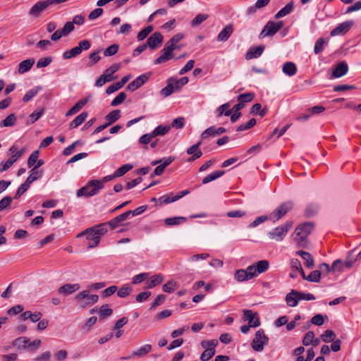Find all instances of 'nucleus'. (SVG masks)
Segmentation results:
<instances>
[{
    "label": "nucleus",
    "mask_w": 361,
    "mask_h": 361,
    "mask_svg": "<svg viewBox=\"0 0 361 361\" xmlns=\"http://www.w3.org/2000/svg\"><path fill=\"white\" fill-rule=\"evenodd\" d=\"M126 98L125 92H120L111 102V106H116L121 104Z\"/></svg>",
    "instance_id": "obj_59"
},
{
    "label": "nucleus",
    "mask_w": 361,
    "mask_h": 361,
    "mask_svg": "<svg viewBox=\"0 0 361 361\" xmlns=\"http://www.w3.org/2000/svg\"><path fill=\"white\" fill-rule=\"evenodd\" d=\"M111 314L112 310L109 308L108 305H102L99 310V317L102 318L110 316Z\"/></svg>",
    "instance_id": "obj_62"
},
{
    "label": "nucleus",
    "mask_w": 361,
    "mask_h": 361,
    "mask_svg": "<svg viewBox=\"0 0 361 361\" xmlns=\"http://www.w3.org/2000/svg\"><path fill=\"white\" fill-rule=\"evenodd\" d=\"M294 7L293 2L288 3L283 8H282L281 10H279L277 13L275 15L276 18H283L293 11Z\"/></svg>",
    "instance_id": "obj_32"
},
{
    "label": "nucleus",
    "mask_w": 361,
    "mask_h": 361,
    "mask_svg": "<svg viewBox=\"0 0 361 361\" xmlns=\"http://www.w3.org/2000/svg\"><path fill=\"white\" fill-rule=\"evenodd\" d=\"M186 218L183 216H178V217H171V218H166L164 220L165 224L167 226H175V225H179L182 223L185 222Z\"/></svg>",
    "instance_id": "obj_43"
},
{
    "label": "nucleus",
    "mask_w": 361,
    "mask_h": 361,
    "mask_svg": "<svg viewBox=\"0 0 361 361\" xmlns=\"http://www.w3.org/2000/svg\"><path fill=\"white\" fill-rule=\"evenodd\" d=\"M133 169V165L126 164L119 167L116 171L115 174L117 177H121L126 173L128 171Z\"/></svg>",
    "instance_id": "obj_54"
},
{
    "label": "nucleus",
    "mask_w": 361,
    "mask_h": 361,
    "mask_svg": "<svg viewBox=\"0 0 361 361\" xmlns=\"http://www.w3.org/2000/svg\"><path fill=\"white\" fill-rule=\"evenodd\" d=\"M164 280V277L161 274H157L151 277L147 282V288H152L160 284Z\"/></svg>",
    "instance_id": "obj_33"
},
{
    "label": "nucleus",
    "mask_w": 361,
    "mask_h": 361,
    "mask_svg": "<svg viewBox=\"0 0 361 361\" xmlns=\"http://www.w3.org/2000/svg\"><path fill=\"white\" fill-rule=\"evenodd\" d=\"M230 106L231 104L228 102L221 105L216 110L217 116L220 117L223 114H224L226 116L231 115L232 110L229 109Z\"/></svg>",
    "instance_id": "obj_41"
},
{
    "label": "nucleus",
    "mask_w": 361,
    "mask_h": 361,
    "mask_svg": "<svg viewBox=\"0 0 361 361\" xmlns=\"http://www.w3.org/2000/svg\"><path fill=\"white\" fill-rule=\"evenodd\" d=\"M149 79V75L147 74H142L138 77H137L134 80L130 82L128 86L127 89L130 91H135L142 85H143Z\"/></svg>",
    "instance_id": "obj_15"
},
{
    "label": "nucleus",
    "mask_w": 361,
    "mask_h": 361,
    "mask_svg": "<svg viewBox=\"0 0 361 361\" xmlns=\"http://www.w3.org/2000/svg\"><path fill=\"white\" fill-rule=\"evenodd\" d=\"M164 37L159 32H154L147 40L146 44L151 49H157L163 42Z\"/></svg>",
    "instance_id": "obj_11"
},
{
    "label": "nucleus",
    "mask_w": 361,
    "mask_h": 361,
    "mask_svg": "<svg viewBox=\"0 0 361 361\" xmlns=\"http://www.w3.org/2000/svg\"><path fill=\"white\" fill-rule=\"evenodd\" d=\"M152 350V345L150 344H145L141 346L139 349L133 352V355L136 357H142Z\"/></svg>",
    "instance_id": "obj_40"
},
{
    "label": "nucleus",
    "mask_w": 361,
    "mask_h": 361,
    "mask_svg": "<svg viewBox=\"0 0 361 361\" xmlns=\"http://www.w3.org/2000/svg\"><path fill=\"white\" fill-rule=\"evenodd\" d=\"M184 125H185L184 118L178 117V118H175L172 121L171 125L170 126H171V128L172 127V128H174L176 129H180V128H183Z\"/></svg>",
    "instance_id": "obj_64"
},
{
    "label": "nucleus",
    "mask_w": 361,
    "mask_h": 361,
    "mask_svg": "<svg viewBox=\"0 0 361 361\" xmlns=\"http://www.w3.org/2000/svg\"><path fill=\"white\" fill-rule=\"evenodd\" d=\"M264 49V46L251 47L246 54V59H252L260 56Z\"/></svg>",
    "instance_id": "obj_23"
},
{
    "label": "nucleus",
    "mask_w": 361,
    "mask_h": 361,
    "mask_svg": "<svg viewBox=\"0 0 361 361\" xmlns=\"http://www.w3.org/2000/svg\"><path fill=\"white\" fill-rule=\"evenodd\" d=\"M52 61L51 56L40 58L37 62V68H44L48 66Z\"/></svg>",
    "instance_id": "obj_58"
},
{
    "label": "nucleus",
    "mask_w": 361,
    "mask_h": 361,
    "mask_svg": "<svg viewBox=\"0 0 361 361\" xmlns=\"http://www.w3.org/2000/svg\"><path fill=\"white\" fill-rule=\"evenodd\" d=\"M89 290H85L80 292L75 296V300L80 303V307H85L96 303L99 300V296L96 294H90Z\"/></svg>",
    "instance_id": "obj_5"
},
{
    "label": "nucleus",
    "mask_w": 361,
    "mask_h": 361,
    "mask_svg": "<svg viewBox=\"0 0 361 361\" xmlns=\"http://www.w3.org/2000/svg\"><path fill=\"white\" fill-rule=\"evenodd\" d=\"M348 71V64L345 61L337 64L332 72V77L334 78H341L345 75Z\"/></svg>",
    "instance_id": "obj_19"
},
{
    "label": "nucleus",
    "mask_w": 361,
    "mask_h": 361,
    "mask_svg": "<svg viewBox=\"0 0 361 361\" xmlns=\"http://www.w3.org/2000/svg\"><path fill=\"white\" fill-rule=\"evenodd\" d=\"M120 68V65L118 63H114L111 65L109 68L106 69L102 74L106 79H110V82L114 80L116 78L113 76L114 73H115Z\"/></svg>",
    "instance_id": "obj_30"
},
{
    "label": "nucleus",
    "mask_w": 361,
    "mask_h": 361,
    "mask_svg": "<svg viewBox=\"0 0 361 361\" xmlns=\"http://www.w3.org/2000/svg\"><path fill=\"white\" fill-rule=\"evenodd\" d=\"M34 63L35 59L33 58H30L23 61L18 65V73L19 74H23L27 72L31 69Z\"/></svg>",
    "instance_id": "obj_21"
},
{
    "label": "nucleus",
    "mask_w": 361,
    "mask_h": 361,
    "mask_svg": "<svg viewBox=\"0 0 361 361\" xmlns=\"http://www.w3.org/2000/svg\"><path fill=\"white\" fill-rule=\"evenodd\" d=\"M234 279L238 282H244L250 280V279L246 274V271L243 269H238L234 274Z\"/></svg>",
    "instance_id": "obj_45"
},
{
    "label": "nucleus",
    "mask_w": 361,
    "mask_h": 361,
    "mask_svg": "<svg viewBox=\"0 0 361 361\" xmlns=\"http://www.w3.org/2000/svg\"><path fill=\"white\" fill-rule=\"evenodd\" d=\"M209 18L208 14L205 13H199L195 18L191 21L192 27H197L200 25L202 22L206 20Z\"/></svg>",
    "instance_id": "obj_47"
},
{
    "label": "nucleus",
    "mask_w": 361,
    "mask_h": 361,
    "mask_svg": "<svg viewBox=\"0 0 361 361\" xmlns=\"http://www.w3.org/2000/svg\"><path fill=\"white\" fill-rule=\"evenodd\" d=\"M102 189V183L98 182V180H91L86 185L81 188L77 191V197H90L95 195Z\"/></svg>",
    "instance_id": "obj_3"
},
{
    "label": "nucleus",
    "mask_w": 361,
    "mask_h": 361,
    "mask_svg": "<svg viewBox=\"0 0 361 361\" xmlns=\"http://www.w3.org/2000/svg\"><path fill=\"white\" fill-rule=\"evenodd\" d=\"M254 97L255 94L250 92L241 94L238 96V100L244 104L246 102H251L254 99Z\"/></svg>",
    "instance_id": "obj_57"
},
{
    "label": "nucleus",
    "mask_w": 361,
    "mask_h": 361,
    "mask_svg": "<svg viewBox=\"0 0 361 361\" xmlns=\"http://www.w3.org/2000/svg\"><path fill=\"white\" fill-rule=\"evenodd\" d=\"M269 1L270 0H257L254 6L247 8V14H254L257 9H261L267 6Z\"/></svg>",
    "instance_id": "obj_28"
},
{
    "label": "nucleus",
    "mask_w": 361,
    "mask_h": 361,
    "mask_svg": "<svg viewBox=\"0 0 361 361\" xmlns=\"http://www.w3.org/2000/svg\"><path fill=\"white\" fill-rule=\"evenodd\" d=\"M119 49V46L117 44H114L109 46L107 49L104 51V55L105 56H111L116 54Z\"/></svg>",
    "instance_id": "obj_60"
},
{
    "label": "nucleus",
    "mask_w": 361,
    "mask_h": 361,
    "mask_svg": "<svg viewBox=\"0 0 361 361\" xmlns=\"http://www.w3.org/2000/svg\"><path fill=\"white\" fill-rule=\"evenodd\" d=\"M314 336V333L312 331H308L303 338L302 344L306 346L310 345L312 343H313Z\"/></svg>",
    "instance_id": "obj_63"
},
{
    "label": "nucleus",
    "mask_w": 361,
    "mask_h": 361,
    "mask_svg": "<svg viewBox=\"0 0 361 361\" xmlns=\"http://www.w3.org/2000/svg\"><path fill=\"white\" fill-rule=\"evenodd\" d=\"M244 319L248 322V324L252 328H256L260 325L259 319L257 312H253L250 310H244Z\"/></svg>",
    "instance_id": "obj_13"
},
{
    "label": "nucleus",
    "mask_w": 361,
    "mask_h": 361,
    "mask_svg": "<svg viewBox=\"0 0 361 361\" xmlns=\"http://www.w3.org/2000/svg\"><path fill=\"white\" fill-rule=\"evenodd\" d=\"M293 207L292 202H286L281 204L279 207L274 209L269 214V220L274 223L278 221L283 218Z\"/></svg>",
    "instance_id": "obj_6"
},
{
    "label": "nucleus",
    "mask_w": 361,
    "mask_h": 361,
    "mask_svg": "<svg viewBox=\"0 0 361 361\" xmlns=\"http://www.w3.org/2000/svg\"><path fill=\"white\" fill-rule=\"evenodd\" d=\"M292 227L293 222L286 221L284 224L277 226L268 232L267 235L271 240L277 242L282 241Z\"/></svg>",
    "instance_id": "obj_4"
},
{
    "label": "nucleus",
    "mask_w": 361,
    "mask_h": 361,
    "mask_svg": "<svg viewBox=\"0 0 361 361\" xmlns=\"http://www.w3.org/2000/svg\"><path fill=\"white\" fill-rule=\"evenodd\" d=\"M269 338L265 335L263 329H259L256 331L255 338L251 342L252 348L257 352H261L264 349V345L268 342Z\"/></svg>",
    "instance_id": "obj_8"
},
{
    "label": "nucleus",
    "mask_w": 361,
    "mask_h": 361,
    "mask_svg": "<svg viewBox=\"0 0 361 361\" xmlns=\"http://www.w3.org/2000/svg\"><path fill=\"white\" fill-rule=\"evenodd\" d=\"M353 20H347L339 24L336 27L333 29L331 32V36L341 35L345 34L350 27L353 25Z\"/></svg>",
    "instance_id": "obj_14"
},
{
    "label": "nucleus",
    "mask_w": 361,
    "mask_h": 361,
    "mask_svg": "<svg viewBox=\"0 0 361 361\" xmlns=\"http://www.w3.org/2000/svg\"><path fill=\"white\" fill-rule=\"evenodd\" d=\"M189 81L188 77H183L180 79H173V84L176 91L179 90L183 86L186 85Z\"/></svg>",
    "instance_id": "obj_51"
},
{
    "label": "nucleus",
    "mask_w": 361,
    "mask_h": 361,
    "mask_svg": "<svg viewBox=\"0 0 361 361\" xmlns=\"http://www.w3.org/2000/svg\"><path fill=\"white\" fill-rule=\"evenodd\" d=\"M224 173H225V171L223 170L216 171L206 176L202 179V183L207 184L212 180H214L217 179L218 178L222 176L224 174Z\"/></svg>",
    "instance_id": "obj_36"
},
{
    "label": "nucleus",
    "mask_w": 361,
    "mask_h": 361,
    "mask_svg": "<svg viewBox=\"0 0 361 361\" xmlns=\"http://www.w3.org/2000/svg\"><path fill=\"white\" fill-rule=\"evenodd\" d=\"M153 29V26L151 25L142 29L137 34V40L142 41L143 39H145L148 36V35L152 32Z\"/></svg>",
    "instance_id": "obj_48"
},
{
    "label": "nucleus",
    "mask_w": 361,
    "mask_h": 361,
    "mask_svg": "<svg viewBox=\"0 0 361 361\" xmlns=\"http://www.w3.org/2000/svg\"><path fill=\"white\" fill-rule=\"evenodd\" d=\"M88 113L83 111L76 116L70 123V128L73 129L80 126L87 118Z\"/></svg>",
    "instance_id": "obj_26"
},
{
    "label": "nucleus",
    "mask_w": 361,
    "mask_h": 361,
    "mask_svg": "<svg viewBox=\"0 0 361 361\" xmlns=\"http://www.w3.org/2000/svg\"><path fill=\"white\" fill-rule=\"evenodd\" d=\"M320 278L321 271L319 270H314L307 276V281L311 282H319L320 281Z\"/></svg>",
    "instance_id": "obj_61"
},
{
    "label": "nucleus",
    "mask_w": 361,
    "mask_h": 361,
    "mask_svg": "<svg viewBox=\"0 0 361 361\" xmlns=\"http://www.w3.org/2000/svg\"><path fill=\"white\" fill-rule=\"evenodd\" d=\"M25 149L23 148L20 150H17V148L16 146H12L9 149V152L12 154L11 157L9 158V160L12 161V164H13L14 162H16L18 159H20L23 154L25 152Z\"/></svg>",
    "instance_id": "obj_35"
},
{
    "label": "nucleus",
    "mask_w": 361,
    "mask_h": 361,
    "mask_svg": "<svg viewBox=\"0 0 361 361\" xmlns=\"http://www.w3.org/2000/svg\"><path fill=\"white\" fill-rule=\"evenodd\" d=\"M215 349H207L205 348V350L202 353L200 356V360L202 361H207L210 360L215 354Z\"/></svg>",
    "instance_id": "obj_56"
},
{
    "label": "nucleus",
    "mask_w": 361,
    "mask_h": 361,
    "mask_svg": "<svg viewBox=\"0 0 361 361\" xmlns=\"http://www.w3.org/2000/svg\"><path fill=\"white\" fill-rule=\"evenodd\" d=\"M184 35L182 33H178L173 35L165 44L164 48L162 49L160 56H159L155 61L154 64H160L165 63L166 61L173 58V51L176 49L180 50L181 47L177 44L183 39Z\"/></svg>",
    "instance_id": "obj_1"
},
{
    "label": "nucleus",
    "mask_w": 361,
    "mask_h": 361,
    "mask_svg": "<svg viewBox=\"0 0 361 361\" xmlns=\"http://www.w3.org/2000/svg\"><path fill=\"white\" fill-rule=\"evenodd\" d=\"M226 131V128L223 127L216 128L215 126H211L207 128L201 134V140H204L210 136L220 135Z\"/></svg>",
    "instance_id": "obj_16"
},
{
    "label": "nucleus",
    "mask_w": 361,
    "mask_h": 361,
    "mask_svg": "<svg viewBox=\"0 0 361 361\" xmlns=\"http://www.w3.org/2000/svg\"><path fill=\"white\" fill-rule=\"evenodd\" d=\"M326 44V42L323 38L318 39L314 47V54H319V53H321L323 51L324 46Z\"/></svg>",
    "instance_id": "obj_53"
},
{
    "label": "nucleus",
    "mask_w": 361,
    "mask_h": 361,
    "mask_svg": "<svg viewBox=\"0 0 361 361\" xmlns=\"http://www.w3.org/2000/svg\"><path fill=\"white\" fill-rule=\"evenodd\" d=\"M129 216H130V212H126L116 216L113 219L110 220L109 221L107 222V224L112 229H114V228H116L121 222L128 219L129 218Z\"/></svg>",
    "instance_id": "obj_20"
},
{
    "label": "nucleus",
    "mask_w": 361,
    "mask_h": 361,
    "mask_svg": "<svg viewBox=\"0 0 361 361\" xmlns=\"http://www.w3.org/2000/svg\"><path fill=\"white\" fill-rule=\"evenodd\" d=\"M91 47L90 41L84 39L80 41L78 45L63 52V58L65 59H72L81 54L82 50H88Z\"/></svg>",
    "instance_id": "obj_7"
},
{
    "label": "nucleus",
    "mask_w": 361,
    "mask_h": 361,
    "mask_svg": "<svg viewBox=\"0 0 361 361\" xmlns=\"http://www.w3.org/2000/svg\"><path fill=\"white\" fill-rule=\"evenodd\" d=\"M171 129L170 126H158L152 132V135L154 136V137L157 136H163L166 135Z\"/></svg>",
    "instance_id": "obj_37"
},
{
    "label": "nucleus",
    "mask_w": 361,
    "mask_h": 361,
    "mask_svg": "<svg viewBox=\"0 0 361 361\" xmlns=\"http://www.w3.org/2000/svg\"><path fill=\"white\" fill-rule=\"evenodd\" d=\"M49 0L40 1L37 2L30 10L29 14L35 17L40 16L41 13L44 11L48 6H51Z\"/></svg>",
    "instance_id": "obj_12"
},
{
    "label": "nucleus",
    "mask_w": 361,
    "mask_h": 361,
    "mask_svg": "<svg viewBox=\"0 0 361 361\" xmlns=\"http://www.w3.org/2000/svg\"><path fill=\"white\" fill-rule=\"evenodd\" d=\"M132 290V288L128 284H125L117 290V295L120 298H126L131 293Z\"/></svg>",
    "instance_id": "obj_52"
},
{
    "label": "nucleus",
    "mask_w": 361,
    "mask_h": 361,
    "mask_svg": "<svg viewBox=\"0 0 361 361\" xmlns=\"http://www.w3.org/2000/svg\"><path fill=\"white\" fill-rule=\"evenodd\" d=\"M255 264L257 274L265 272L269 266V263L267 260H260Z\"/></svg>",
    "instance_id": "obj_46"
},
{
    "label": "nucleus",
    "mask_w": 361,
    "mask_h": 361,
    "mask_svg": "<svg viewBox=\"0 0 361 361\" xmlns=\"http://www.w3.org/2000/svg\"><path fill=\"white\" fill-rule=\"evenodd\" d=\"M283 27V22L269 21L259 34V37L273 36Z\"/></svg>",
    "instance_id": "obj_9"
},
{
    "label": "nucleus",
    "mask_w": 361,
    "mask_h": 361,
    "mask_svg": "<svg viewBox=\"0 0 361 361\" xmlns=\"http://www.w3.org/2000/svg\"><path fill=\"white\" fill-rule=\"evenodd\" d=\"M336 334L332 330L328 329L321 335L322 340L325 343H329L331 341H334Z\"/></svg>",
    "instance_id": "obj_50"
},
{
    "label": "nucleus",
    "mask_w": 361,
    "mask_h": 361,
    "mask_svg": "<svg viewBox=\"0 0 361 361\" xmlns=\"http://www.w3.org/2000/svg\"><path fill=\"white\" fill-rule=\"evenodd\" d=\"M319 206L318 204L311 203L307 207L305 212V215L307 217H311V216L315 215L317 213V212L319 211Z\"/></svg>",
    "instance_id": "obj_44"
},
{
    "label": "nucleus",
    "mask_w": 361,
    "mask_h": 361,
    "mask_svg": "<svg viewBox=\"0 0 361 361\" xmlns=\"http://www.w3.org/2000/svg\"><path fill=\"white\" fill-rule=\"evenodd\" d=\"M17 121V117L15 114H11L5 119L0 122V127H12Z\"/></svg>",
    "instance_id": "obj_31"
},
{
    "label": "nucleus",
    "mask_w": 361,
    "mask_h": 361,
    "mask_svg": "<svg viewBox=\"0 0 361 361\" xmlns=\"http://www.w3.org/2000/svg\"><path fill=\"white\" fill-rule=\"evenodd\" d=\"M41 89H42L41 87H35L34 88L30 90L24 95V97L23 98V101L25 103L28 102L38 94V92L41 90Z\"/></svg>",
    "instance_id": "obj_42"
},
{
    "label": "nucleus",
    "mask_w": 361,
    "mask_h": 361,
    "mask_svg": "<svg viewBox=\"0 0 361 361\" xmlns=\"http://www.w3.org/2000/svg\"><path fill=\"white\" fill-rule=\"evenodd\" d=\"M233 30L231 25H226L219 34L217 37V40L219 42L226 41L231 35L232 34Z\"/></svg>",
    "instance_id": "obj_25"
},
{
    "label": "nucleus",
    "mask_w": 361,
    "mask_h": 361,
    "mask_svg": "<svg viewBox=\"0 0 361 361\" xmlns=\"http://www.w3.org/2000/svg\"><path fill=\"white\" fill-rule=\"evenodd\" d=\"M121 117V111L118 109L114 110L109 113L106 116L105 119L107 121V125L110 126L116 122Z\"/></svg>",
    "instance_id": "obj_34"
},
{
    "label": "nucleus",
    "mask_w": 361,
    "mask_h": 361,
    "mask_svg": "<svg viewBox=\"0 0 361 361\" xmlns=\"http://www.w3.org/2000/svg\"><path fill=\"white\" fill-rule=\"evenodd\" d=\"M107 222L98 224L93 227H91L92 231L96 233L97 235L101 239V237L107 232Z\"/></svg>",
    "instance_id": "obj_38"
},
{
    "label": "nucleus",
    "mask_w": 361,
    "mask_h": 361,
    "mask_svg": "<svg viewBox=\"0 0 361 361\" xmlns=\"http://www.w3.org/2000/svg\"><path fill=\"white\" fill-rule=\"evenodd\" d=\"M314 225L312 222H305L298 225L292 235L294 242L299 247H306L308 244L307 237L312 233Z\"/></svg>",
    "instance_id": "obj_2"
},
{
    "label": "nucleus",
    "mask_w": 361,
    "mask_h": 361,
    "mask_svg": "<svg viewBox=\"0 0 361 361\" xmlns=\"http://www.w3.org/2000/svg\"><path fill=\"white\" fill-rule=\"evenodd\" d=\"M176 91L173 84V78H169L166 86L161 90V94L164 97H168L173 92Z\"/></svg>",
    "instance_id": "obj_39"
},
{
    "label": "nucleus",
    "mask_w": 361,
    "mask_h": 361,
    "mask_svg": "<svg viewBox=\"0 0 361 361\" xmlns=\"http://www.w3.org/2000/svg\"><path fill=\"white\" fill-rule=\"evenodd\" d=\"M297 294L298 290H292L289 293L286 295V302L288 306L295 307L298 305L299 299Z\"/></svg>",
    "instance_id": "obj_24"
},
{
    "label": "nucleus",
    "mask_w": 361,
    "mask_h": 361,
    "mask_svg": "<svg viewBox=\"0 0 361 361\" xmlns=\"http://www.w3.org/2000/svg\"><path fill=\"white\" fill-rule=\"evenodd\" d=\"M80 286L79 283H66L61 286L58 293L65 295H71L80 289Z\"/></svg>",
    "instance_id": "obj_18"
},
{
    "label": "nucleus",
    "mask_w": 361,
    "mask_h": 361,
    "mask_svg": "<svg viewBox=\"0 0 361 361\" xmlns=\"http://www.w3.org/2000/svg\"><path fill=\"white\" fill-rule=\"evenodd\" d=\"M159 201L161 204H169L177 201L176 196H173L172 193H169L159 197Z\"/></svg>",
    "instance_id": "obj_55"
},
{
    "label": "nucleus",
    "mask_w": 361,
    "mask_h": 361,
    "mask_svg": "<svg viewBox=\"0 0 361 361\" xmlns=\"http://www.w3.org/2000/svg\"><path fill=\"white\" fill-rule=\"evenodd\" d=\"M282 71L288 76H293L297 72L296 65L293 62H286L283 65Z\"/></svg>",
    "instance_id": "obj_27"
},
{
    "label": "nucleus",
    "mask_w": 361,
    "mask_h": 361,
    "mask_svg": "<svg viewBox=\"0 0 361 361\" xmlns=\"http://www.w3.org/2000/svg\"><path fill=\"white\" fill-rule=\"evenodd\" d=\"M202 140H200L196 144L193 145L192 146L187 149V154L192 155V157L188 159V161H192L197 159L200 158L202 156V152L200 149V146L202 145Z\"/></svg>",
    "instance_id": "obj_17"
},
{
    "label": "nucleus",
    "mask_w": 361,
    "mask_h": 361,
    "mask_svg": "<svg viewBox=\"0 0 361 361\" xmlns=\"http://www.w3.org/2000/svg\"><path fill=\"white\" fill-rule=\"evenodd\" d=\"M43 174V171L42 170L37 169L36 167H33L30 170V174L26 179V182L31 185L35 180L39 179Z\"/></svg>",
    "instance_id": "obj_29"
},
{
    "label": "nucleus",
    "mask_w": 361,
    "mask_h": 361,
    "mask_svg": "<svg viewBox=\"0 0 361 361\" xmlns=\"http://www.w3.org/2000/svg\"><path fill=\"white\" fill-rule=\"evenodd\" d=\"M30 339L26 337H19L15 340V345L19 348H30Z\"/></svg>",
    "instance_id": "obj_49"
},
{
    "label": "nucleus",
    "mask_w": 361,
    "mask_h": 361,
    "mask_svg": "<svg viewBox=\"0 0 361 361\" xmlns=\"http://www.w3.org/2000/svg\"><path fill=\"white\" fill-rule=\"evenodd\" d=\"M85 233L87 234V240L88 241L89 248H94L99 245L100 242V238H99L98 235H96V233L92 231L91 228H87L85 230V231H83L78 234V237L82 236Z\"/></svg>",
    "instance_id": "obj_10"
},
{
    "label": "nucleus",
    "mask_w": 361,
    "mask_h": 361,
    "mask_svg": "<svg viewBox=\"0 0 361 361\" xmlns=\"http://www.w3.org/2000/svg\"><path fill=\"white\" fill-rule=\"evenodd\" d=\"M297 255L300 256L305 261V264L307 268H312L314 266V259L312 255L307 252L300 250L295 252Z\"/></svg>",
    "instance_id": "obj_22"
}]
</instances>
